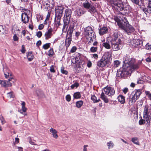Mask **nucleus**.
Segmentation results:
<instances>
[{
    "label": "nucleus",
    "mask_w": 151,
    "mask_h": 151,
    "mask_svg": "<svg viewBox=\"0 0 151 151\" xmlns=\"http://www.w3.org/2000/svg\"><path fill=\"white\" fill-rule=\"evenodd\" d=\"M108 31V29L106 27H103L99 29V33L100 35H102L106 33Z\"/></svg>",
    "instance_id": "17"
},
{
    "label": "nucleus",
    "mask_w": 151,
    "mask_h": 151,
    "mask_svg": "<svg viewBox=\"0 0 151 151\" xmlns=\"http://www.w3.org/2000/svg\"><path fill=\"white\" fill-rule=\"evenodd\" d=\"M145 93L148 99L151 101V93L149 91H146Z\"/></svg>",
    "instance_id": "44"
},
{
    "label": "nucleus",
    "mask_w": 151,
    "mask_h": 151,
    "mask_svg": "<svg viewBox=\"0 0 151 151\" xmlns=\"http://www.w3.org/2000/svg\"><path fill=\"white\" fill-rule=\"evenodd\" d=\"M44 27V26L43 24H40L39 26V27H38L39 29L40 30H41Z\"/></svg>",
    "instance_id": "60"
},
{
    "label": "nucleus",
    "mask_w": 151,
    "mask_h": 151,
    "mask_svg": "<svg viewBox=\"0 0 151 151\" xmlns=\"http://www.w3.org/2000/svg\"><path fill=\"white\" fill-rule=\"evenodd\" d=\"M63 22L64 24L63 28V32H65L67 30L68 27V25L69 22L65 21V19H64Z\"/></svg>",
    "instance_id": "20"
},
{
    "label": "nucleus",
    "mask_w": 151,
    "mask_h": 151,
    "mask_svg": "<svg viewBox=\"0 0 151 151\" xmlns=\"http://www.w3.org/2000/svg\"><path fill=\"white\" fill-rule=\"evenodd\" d=\"M83 14V12L82 9L78 8L76 11V14L78 16H80Z\"/></svg>",
    "instance_id": "23"
},
{
    "label": "nucleus",
    "mask_w": 151,
    "mask_h": 151,
    "mask_svg": "<svg viewBox=\"0 0 151 151\" xmlns=\"http://www.w3.org/2000/svg\"><path fill=\"white\" fill-rule=\"evenodd\" d=\"M55 66L53 65H52L50 67V71L52 73H54L55 72V71L54 69Z\"/></svg>",
    "instance_id": "47"
},
{
    "label": "nucleus",
    "mask_w": 151,
    "mask_h": 151,
    "mask_svg": "<svg viewBox=\"0 0 151 151\" xmlns=\"http://www.w3.org/2000/svg\"><path fill=\"white\" fill-rule=\"evenodd\" d=\"M50 17V12H48V13L46 17V20H48Z\"/></svg>",
    "instance_id": "63"
},
{
    "label": "nucleus",
    "mask_w": 151,
    "mask_h": 151,
    "mask_svg": "<svg viewBox=\"0 0 151 151\" xmlns=\"http://www.w3.org/2000/svg\"><path fill=\"white\" fill-rule=\"evenodd\" d=\"M133 3L136 4H139V0H130Z\"/></svg>",
    "instance_id": "56"
},
{
    "label": "nucleus",
    "mask_w": 151,
    "mask_h": 151,
    "mask_svg": "<svg viewBox=\"0 0 151 151\" xmlns=\"http://www.w3.org/2000/svg\"><path fill=\"white\" fill-rule=\"evenodd\" d=\"M92 58L95 59H97L98 58V56L97 54H93Z\"/></svg>",
    "instance_id": "61"
},
{
    "label": "nucleus",
    "mask_w": 151,
    "mask_h": 151,
    "mask_svg": "<svg viewBox=\"0 0 151 151\" xmlns=\"http://www.w3.org/2000/svg\"><path fill=\"white\" fill-rule=\"evenodd\" d=\"M141 42L142 41L140 40L137 39L133 40L131 41V43L133 42V43L132 45L135 47L139 45Z\"/></svg>",
    "instance_id": "18"
},
{
    "label": "nucleus",
    "mask_w": 151,
    "mask_h": 151,
    "mask_svg": "<svg viewBox=\"0 0 151 151\" xmlns=\"http://www.w3.org/2000/svg\"><path fill=\"white\" fill-rule=\"evenodd\" d=\"M79 86V84L78 83L76 82L74 84L72 85L71 86V88L72 89L74 88L75 87H76V88L78 87Z\"/></svg>",
    "instance_id": "48"
},
{
    "label": "nucleus",
    "mask_w": 151,
    "mask_h": 151,
    "mask_svg": "<svg viewBox=\"0 0 151 151\" xmlns=\"http://www.w3.org/2000/svg\"><path fill=\"white\" fill-rule=\"evenodd\" d=\"M81 94L79 92H76L73 95L74 98L78 99L80 98Z\"/></svg>",
    "instance_id": "36"
},
{
    "label": "nucleus",
    "mask_w": 151,
    "mask_h": 151,
    "mask_svg": "<svg viewBox=\"0 0 151 151\" xmlns=\"http://www.w3.org/2000/svg\"><path fill=\"white\" fill-rule=\"evenodd\" d=\"M35 93L39 98L41 97L43 95V92L40 89L37 90L35 91Z\"/></svg>",
    "instance_id": "28"
},
{
    "label": "nucleus",
    "mask_w": 151,
    "mask_h": 151,
    "mask_svg": "<svg viewBox=\"0 0 151 151\" xmlns=\"http://www.w3.org/2000/svg\"><path fill=\"white\" fill-rule=\"evenodd\" d=\"M61 72L63 74L65 75H67L68 73V72L66 70H64L63 68H62L61 69Z\"/></svg>",
    "instance_id": "50"
},
{
    "label": "nucleus",
    "mask_w": 151,
    "mask_h": 151,
    "mask_svg": "<svg viewBox=\"0 0 151 151\" xmlns=\"http://www.w3.org/2000/svg\"><path fill=\"white\" fill-rule=\"evenodd\" d=\"M13 40L14 41H17L18 40L19 38L16 34L14 35L13 37Z\"/></svg>",
    "instance_id": "57"
},
{
    "label": "nucleus",
    "mask_w": 151,
    "mask_h": 151,
    "mask_svg": "<svg viewBox=\"0 0 151 151\" xmlns=\"http://www.w3.org/2000/svg\"><path fill=\"white\" fill-rule=\"evenodd\" d=\"M84 36L87 40L88 43L90 45L93 41H94L96 36L94 32L93 31L91 27L88 26L84 28Z\"/></svg>",
    "instance_id": "3"
},
{
    "label": "nucleus",
    "mask_w": 151,
    "mask_h": 151,
    "mask_svg": "<svg viewBox=\"0 0 151 151\" xmlns=\"http://www.w3.org/2000/svg\"><path fill=\"white\" fill-rule=\"evenodd\" d=\"M142 93L140 90H136L131 94L129 99V104L130 105H133L138 99Z\"/></svg>",
    "instance_id": "6"
},
{
    "label": "nucleus",
    "mask_w": 151,
    "mask_h": 151,
    "mask_svg": "<svg viewBox=\"0 0 151 151\" xmlns=\"http://www.w3.org/2000/svg\"><path fill=\"white\" fill-rule=\"evenodd\" d=\"M104 90L105 93L109 96L113 95L115 93L114 88L111 87H106Z\"/></svg>",
    "instance_id": "9"
},
{
    "label": "nucleus",
    "mask_w": 151,
    "mask_h": 151,
    "mask_svg": "<svg viewBox=\"0 0 151 151\" xmlns=\"http://www.w3.org/2000/svg\"><path fill=\"white\" fill-rule=\"evenodd\" d=\"M91 99L93 101L94 103L98 102L100 101V99H97L96 97L94 95H92Z\"/></svg>",
    "instance_id": "35"
},
{
    "label": "nucleus",
    "mask_w": 151,
    "mask_h": 151,
    "mask_svg": "<svg viewBox=\"0 0 151 151\" xmlns=\"http://www.w3.org/2000/svg\"><path fill=\"white\" fill-rule=\"evenodd\" d=\"M115 20L120 27L126 32H128L129 30L127 27L129 25V24L126 18L124 17L123 19L119 15L117 17L115 18Z\"/></svg>",
    "instance_id": "4"
},
{
    "label": "nucleus",
    "mask_w": 151,
    "mask_h": 151,
    "mask_svg": "<svg viewBox=\"0 0 151 151\" xmlns=\"http://www.w3.org/2000/svg\"><path fill=\"white\" fill-rule=\"evenodd\" d=\"M74 27V26L73 25H70L69 27L67 32L66 36L69 37H72V34L73 30Z\"/></svg>",
    "instance_id": "16"
},
{
    "label": "nucleus",
    "mask_w": 151,
    "mask_h": 151,
    "mask_svg": "<svg viewBox=\"0 0 151 151\" xmlns=\"http://www.w3.org/2000/svg\"><path fill=\"white\" fill-rule=\"evenodd\" d=\"M53 29L52 28H50L46 32L45 34V36L46 40H48L52 36V32Z\"/></svg>",
    "instance_id": "12"
},
{
    "label": "nucleus",
    "mask_w": 151,
    "mask_h": 151,
    "mask_svg": "<svg viewBox=\"0 0 151 151\" xmlns=\"http://www.w3.org/2000/svg\"><path fill=\"white\" fill-rule=\"evenodd\" d=\"M71 37L66 36L65 44L66 47H68L70 45L71 41Z\"/></svg>",
    "instance_id": "21"
},
{
    "label": "nucleus",
    "mask_w": 151,
    "mask_h": 151,
    "mask_svg": "<svg viewBox=\"0 0 151 151\" xmlns=\"http://www.w3.org/2000/svg\"><path fill=\"white\" fill-rule=\"evenodd\" d=\"M145 123V120L143 119H141L139 122V124L140 125H141L144 124Z\"/></svg>",
    "instance_id": "52"
},
{
    "label": "nucleus",
    "mask_w": 151,
    "mask_h": 151,
    "mask_svg": "<svg viewBox=\"0 0 151 151\" xmlns=\"http://www.w3.org/2000/svg\"><path fill=\"white\" fill-rule=\"evenodd\" d=\"M22 110L23 112H25L26 111L27 109L25 107V103L24 101L22 102Z\"/></svg>",
    "instance_id": "33"
},
{
    "label": "nucleus",
    "mask_w": 151,
    "mask_h": 151,
    "mask_svg": "<svg viewBox=\"0 0 151 151\" xmlns=\"http://www.w3.org/2000/svg\"><path fill=\"white\" fill-rule=\"evenodd\" d=\"M107 145L109 149H110L111 148H112L114 145L113 143L111 141L108 142Z\"/></svg>",
    "instance_id": "40"
},
{
    "label": "nucleus",
    "mask_w": 151,
    "mask_h": 151,
    "mask_svg": "<svg viewBox=\"0 0 151 151\" xmlns=\"http://www.w3.org/2000/svg\"><path fill=\"white\" fill-rule=\"evenodd\" d=\"M41 44V42L40 40H39L38 41L37 43H36V45L37 46H40Z\"/></svg>",
    "instance_id": "64"
},
{
    "label": "nucleus",
    "mask_w": 151,
    "mask_h": 151,
    "mask_svg": "<svg viewBox=\"0 0 151 151\" xmlns=\"http://www.w3.org/2000/svg\"><path fill=\"white\" fill-rule=\"evenodd\" d=\"M72 12L71 10L70 9H67L66 10L64 19L65 20L68 22H70L71 15Z\"/></svg>",
    "instance_id": "10"
},
{
    "label": "nucleus",
    "mask_w": 151,
    "mask_h": 151,
    "mask_svg": "<svg viewBox=\"0 0 151 151\" xmlns=\"http://www.w3.org/2000/svg\"><path fill=\"white\" fill-rule=\"evenodd\" d=\"M101 98L106 103H107L109 102L108 99L105 95L104 93L102 92L101 95Z\"/></svg>",
    "instance_id": "24"
},
{
    "label": "nucleus",
    "mask_w": 151,
    "mask_h": 151,
    "mask_svg": "<svg viewBox=\"0 0 151 151\" xmlns=\"http://www.w3.org/2000/svg\"><path fill=\"white\" fill-rule=\"evenodd\" d=\"M3 70L5 76L6 78H8L9 76H11V73L8 69L4 68H3Z\"/></svg>",
    "instance_id": "19"
},
{
    "label": "nucleus",
    "mask_w": 151,
    "mask_h": 151,
    "mask_svg": "<svg viewBox=\"0 0 151 151\" xmlns=\"http://www.w3.org/2000/svg\"><path fill=\"white\" fill-rule=\"evenodd\" d=\"M110 3L114 11L119 12L123 15L128 14L130 12V6H127L124 7L121 0H111Z\"/></svg>",
    "instance_id": "1"
},
{
    "label": "nucleus",
    "mask_w": 151,
    "mask_h": 151,
    "mask_svg": "<svg viewBox=\"0 0 151 151\" xmlns=\"http://www.w3.org/2000/svg\"><path fill=\"white\" fill-rule=\"evenodd\" d=\"M112 49L114 51H118L122 48V40L118 38L117 33H114L110 41Z\"/></svg>",
    "instance_id": "2"
},
{
    "label": "nucleus",
    "mask_w": 151,
    "mask_h": 151,
    "mask_svg": "<svg viewBox=\"0 0 151 151\" xmlns=\"http://www.w3.org/2000/svg\"><path fill=\"white\" fill-rule=\"evenodd\" d=\"M63 9L64 7L62 6H58L55 8V22L58 27L60 25V19L63 15Z\"/></svg>",
    "instance_id": "5"
},
{
    "label": "nucleus",
    "mask_w": 151,
    "mask_h": 151,
    "mask_svg": "<svg viewBox=\"0 0 151 151\" xmlns=\"http://www.w3.org/2000/svg\"><path fill=\"white\" fill-rule=\"evenodd\" d=\"M88 147V145H85L83 146V151H87V147Z\"/></svg>",
    "instance_id": "58"
},
{
    "label": "nucleus",
    "mask_w": 151,
    "mask_h": 151,
    "mask_svg": "<svg viewBox=\"0 0 151 151\" xmlns=\"http://www.w3.org/2000/svg\"><path fill=\"white\" fill-rule=\"evenodd\" d=\"M142 78L146 82H151V78L150 76H148L144 75L142 76Z\"/></svg>",
    "instance_id": "31"
},
{
    "label": "nucleus",
    "mask_w": 151,
    "mask_h": 151,
    "mask_svg": "<svg viewBox=\"0 0 151 151\" xmlns=\"http://www.w3.org/2000/svg\"><path fill=\"white\" fill-rule=\"evenodd\" d=\"M54 54L53 49L51 48L48 51V55L50 57H52Z\"/></svg>",
    "instance_id": "38"
},
{
    "label": "nucleus",
    "mask_w": 151,
    "mask_h": 151,
    "mask_svg": "<svg viewBox=\"0 0 151 151\" xmlns=\"http://www.w3.org/2000/svg\"><path fill=\"white\" fill-rule=\"evenodd\" d=\"M127 58H125V60L123 61L124 64L126 65L127 64L131 70L138 68L139 65L138 64L135 63V60L134 59Z\"/></svg>",
    "instance_id": "7"
},
{
    "label": "nucleus",
    "mask_w": 151,
    "mask_h": 151,
    "mask_svg": "<svg viewBox=\"0 0 151 151\" xmlns=\"http://www.w3.org/2000/svg\"><path fill=\"white\" fill-rule=\"evenodd\" d=\"M114 66L115 67H118L120 63V61L116 60L114 61Z\"/></svg>",
    "instance_id": "46"
},
{
    "label": "nucleus",
    "mask_w": 151,
    "mask_h": 151,
    "mask_svg": "<svg viewBox=\"0 0 151 151\" xmlns=\"http://www.w3.org/2000/svg\"><path fill=\"white\" fill-rule=\"evenodd\" d=\"M91 5H92L91 4L89 3L88 1H86L83 4V7L86 9H88L90 7H91Z\"/></svg>",
    "instance_id": "25"
},
{
    "label": "nucleus",
    "mask_w": 151,
    "mask_h": 151,
    "mask_svg": "<svg viewBox=\"0 0 151 151\" xmlns=\"http://www.w3.org/2000/svg\"><path fill=\"white\" fill-rule=\"evenodd\" d=\"M85 62L83 61H82L79 62L78 64L77 65L78 68L83 69L85 66Z\"/></svg>",
    "instance_id": "30"
},
{
    "label": "nucleus",
    "mask_w": 151,
    "mask_h": 151,
    "mask_svg": "<svg viewBox=\"0 0 151 151\" xmlns=\"http://www.w3.org/2000/svg\"><path fill=\"white\" fill-rule=\"evenodd\" d=\"M22 20L23 23L26 24L29 21V18L28 15L25 12L22 13L21 15Z\"/></svg>",
    "instance_id": "13"
},
{
    "label": "nucleus",
    "mask_w": 151,
    "mask_h": 151,
    "mask_svg": "<svg viewBox=\"0 0 151 151\" xmlns=\"http://www.w3.org/2000/svg\"><path fill=\"white\" fill-rule=\"evenodd\" d=\"M51 43H47L45 44H44L43 46V48L45 50H47L50 47V45Z\"/></svg>",
    "instance_id": "39"
},
{
    "label": "nucleus",
    "mask_w": 151,
    "mask_h": 151,
    "mask_svg": "<svg viewBox=\"0 0 151 151\" xmlns=\"http://www.w3.org/2000/svg\"><path fill=\"white\" fill-rule=\"evenodd\" d=\"M42 35V33L41 31L38 32L36 33V35L39 38L40 37H41Z\"/></svg>",
    "instance_id": "54"
},
{
    "label": "nucleus",
    "mask_w": 151,
    "mask_h": 151,
    "mask_svg": "<svg viewBox=\"0 0 151 151\" xmlns=\"http://www.w3.org/2000/svg\"><path fill=\"white\" fill-rule=\"evenodd\" d=\"M83 102L82 101H78L76 103V106L78 108H80L83 105Z\"/></svg>",
    "instance_id": "34"
},
{
    "label": "nucleus",
    "mask_w": 151,
    "mask_h": 151,
    "mask_svg": "<svg viewBox=\"0 0 151 151\" xmlns=\"http://www.w3.org/2000/svg\"><path fill=\"white\" fill-rule=\"evenodd\" d=\"M132 141L134 144L136 145H138V141L137 140V137L132 138Z\"/></svg>",
    "instance_id": "43"
},
{
    "label": "nucleus",
    "mask_w": 151,
    "mask_h": 151,
    "mask_svg": "<svg viewBox=\"0 0 151 151\" xmlns=\"http://www.w3.org/2000/svg\"><path fill=\"white\" fill-rule=\"evenodd\" d=\"M65 98L67 101L69 102L71 100V96L70 95H67L66 96Z\"/></svg>",
    "instance_id": "49"
},
{
    "label": "nucleus",
    "mask_w": 151,
    "mask_h": 151,
    "mask_svg": "<svg viewBox=\"0 0 151 151\" xmlns=\"http://www.w3.org/2000/svg\"><path fill=\"white\" fill-rule=\"evenodd\" d=\"M110 58L103 57L97 63V65L99 67L103 68L110 63Z\"/></svg>",
    "instance_id": "8"
},
{
    "label": "nucleus",
    "mask_w": 151,
    "mask_h": 151,
    "mask_svg": "<svg viewBox=\"0 0 151 151\" xmlns=\"http://www.w3.org/2000/svg\"><path fill=\"white\" fill-rule=\"evenodd\" d=\"M102 45L106 49H110L111 48L110 45L108 42H104L103 43Z\"/></svg>",
    "instance_id": "37"
},
{
    "label": "nucleus",
    "mask_w": 151,
    "mask_h": 151,
    "mask_svg": "<svg viewBox=\"0 0 151 151\" xmlns=\"http://www.w3.org/2000/svg\"><path fill=\"white\" fill-rule=\"evenodd\" d=\"M77 49V48L76 46L73 47L70 50V52L72 53L75 52Z\"/></svg>",
    "instance_id": "53"
},
{
    "label": "nucleus",
    "mask_w": 151,
    "mask_h": 151,
    "mask_svg": "<svg viewBox=\"0 0 151 151\" xmlns=\"http://www.w3.org/2000/svg\"><path fill=\"white\" fill-rule=\"evenodd\" d=\"M124 75V72L121 70H119L117 72L116 76L117 77H122Z\"/></svg>",
    "instance_id": "32"
},
{
    "label": "nucleus",
    "mask_w": 151,
    "mask_h": 151,
    "mask_svg": "<svg viewBox=\"0 0 151 151\" xmlns=\"http://www.w3.org/2000/svg\"><path fill=\"white\" fill-rule=\"evenodd\" d=\"M128 30H129L128 31V32H127V33H129L131 32H133L134 31V28L131 26L129 24V25H128Z\"/></svg>",
    "instance_id": "42"
},
{
    "label": "nucleus",
    "mask_w": 151,
    "mask_h": 151,
    "mask_svg": "<svg viewBox=\"0 0 151 151\" xmlns=\"http://www.w3.org/2000/svg\"><path fill=\"white\" fill-rule=\"evenodd\" d=\"M0 84L1 86L4 87H10L12 86L11 83L8 82V81H2L0 80Z\"/></svg>",
    "instance_id": "14"
},
{
    "label": "nucleus",
    "mask_w": 151,
    "mask_h": 151,
    "mask_svg": "<svg viewBox=\"0 0 151 151\" xmlns=\"http://www.w3.org/2000/svg\"><path fill=\"white\" fill-rule=\"evenodd\" d=\"M50 132L54 138L56 139L58 138V132L56 129L53 128H52L50 129Z\"/></svg>",
    "instance_id": "15"
},
{
    "label": "nucleus",
    "mask_w": 151,
    "mask_h": 151,
    "mask_svg": "<svg viewBox=\"0 0 151 151\" xmlns=\"http://www.w3.org/2000/svg\"><path fill=\"white\" fill-rule=\"evenodd\" d=\"M80 59V58H79L76 57L75 59H73L72 60V62L73 63H77Z\"/></svg>",
    "instance_id": "45"
},
{
    "label": "nucleus",
    "mask_w": 151,
    "mask_h": 151,
    "mask_svg": "<svg viewBox=\"0 0 151 151\" xmlns=\"http://www.w3.org/2000/svg\"><path fill=\"white\" fill-rule=\"evenodd\" d=\"M7 96L8 97L10 98H11L13 96L12 93L11 92L8 93Z\"/></svg>",
    "instance_id": "59"
},
{
    "label": "nucleus",
    "mask_w": 151,
    "mask_h": 151,
    "mask_svg": "<svg viewBox=\"0 0 151 151\" xmlns=\"http://www.w3.org/2000/svg\"><path fill=\"white\" fill-rule=\"evenodd\" d=\"M27 58L29 61H32L34 58V56L33 55L32 52H29L27 55Z\"/></svg>",
    "instance_id": "29"
},
{
    "label": "nucleus",
    "mask_w": 151,
    "mask_h": 151,
    "mask_svg": "<svg viewBox=\"0 0 151 151\" xmlns=\"http://www.w3.org/2000/svg\"><path fill=\"white\" fill-rule=\"evenodd\" d=\"M128 91V88H125L123 89V91L124 94H126Z\"/></svg>",
    "instance_id": "62"
},
{
    "label": "nucleus",
    "mask_w": 151,
    "mask_h": 151,
    "mask_svg": "<svg viewBox=\"0 0 151 151\" xmlns=\"http://www.w3.org/2000/svg\"><path fill=\"white\" fill-rule=\"evenodd\" d=\"M143 11L146 14L147 13H151V6L148 4V6L147 8H145L143 9Z\"/></svg>",
    "instance_id": "26"
},
{
    "label": "nucleus",
    "mask_w": 151,
    "mask_h": 151,
    "mask_svg": "<svg viewBox=\"0 0 151 151\" xmlns=\"http://www.w3.org/2000/svg\"><path fill=\"white\" fill-rule=\"evenodd\" d=\"M146 48L147 50H151V45L147 43L146 45Z\"/></svg>",
    "instance_id": "51"
},
{
    "label": "nucleus",
    "mask_w": 151,
    "mask_h": 151,
    "mask_svg": "<svg viewBox=\"0 0 151 151\" xmlns=\"http://www.w3.org/2000/svg\"><path fill=\"white\" fill-rule=\"evenodd\" d=\"M0 120H1L2 124H3L5 123V122L4 120V119L1 115H0Z\"/></svg>",
    "instance_id": "55"
},
{
    "label": "nucleus",
    "mask_w": 151,
    "mask_h": 151,
    "mask_svg": "<svg viewBox=\"0 0 151 151\" xmlns=\"http://www.w3.org/2000/svg\"><path fill=\"white\" fill-rule=\"evenodd\" d=\"M149 113V111H148V107L147 106H145L144 110L143 116L146 121V119L147 118H149L150 116H151V114H150V115L148 116Z\"/></svg>",
    "instance_id": "11"
},
{
    "label": "nucleus",
    "mask_w": 151,
    "mask_h": 151,
    "mask_svg": "<svg viewBox=\"0 0 151 151\" xmlns=\"http://www.w3.org/2000/svg\"><path fill=\"white\" fill-rule=\"evenodd\" d=\"M88 11L91 13H94L97 12V10L94 6L91 5L88 9Z\"/></svg>",
    "instance_id": "27"
},
{
    "label": "nucleus",
    "mask_w": 151,
    "mask_h": 151,
    "mask_svg": "<svg viewBox=\"0 0 151 151\" xmlns=\"http://www.w3.org/2000/svg\"><path fill=\"white\" fill-rule=\"evenodd\" d=\"M117 99L119 102L121 104H123L125 102V99L124 97L122 95H120L117 98Z\"/></svg>",
    "instance_id": "22"
},
{
    "label": "nucleus",
    "mask_w": 151,
    "mask_h": 151,
    "mask_svg": "<svg viewBox=\"0 0 151 151\" xmlns=\"http://www.w3.org/2000/svg\"><path fill=\"white\" fill-rule=\"evenodd\" d=\"M98 47H91L90 50L92 52H95L97 51Z\"/></svg>",
    "instance_id": "41"
}]
</instances>
